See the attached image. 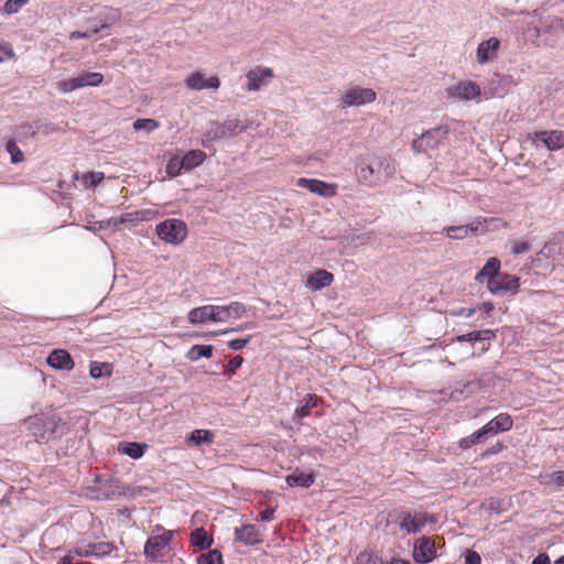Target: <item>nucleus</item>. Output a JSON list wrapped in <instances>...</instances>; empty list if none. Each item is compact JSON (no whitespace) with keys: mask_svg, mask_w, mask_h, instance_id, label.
I'll list each match as a JSON object with an SVG mask.
<instances>
[{"mask_svg":"<svg viewBox=\"0 0 564 564\" xmlns=\"http://www.w3.org/2000/svg\"><path fill=\"white\" fill-rule=\"evenodd\" d=\"M434 521V517L427 512L419 511L412 513L403 508H398L388 513L387 524L393 523L398 525L405 534H416L427 523H433Z\"/></svg>","mask_w":564,"mask_h":564,"instance_id":"f257e3e1","label":"nucleus"},{"mask_svg":"<svg viewBox=\"0 0 564 564\" xmlns=\"http://www.w3.org/2000/svg\"><path fill=\"white\" fill-rule=\"evenodd\" d=\"M158 531H162L161 534L150 536L143 549V554L147 560L151 563L158 562L159 558L165 555V552L173 540L175 531L165 530L161 524L155 527Z\"/></svg>","mask_w":564,"mask_h":564,"instance_id":"f03ea898","label":"nucleus"},{"mask_svg":"<svg viewBox=\"0 0 564 564\" xmlns=\"http://www.w3.org/2000/svg\"><path fill=\"white\" fill-rule=\"evenodd\" d=\"M158 237L166 243L180 245L187 237V226L181 219H166L155 228Z\"/></svg>","mask_w":564,"mask_h":564,"instance_id":"7ed1b4c3","label":"nucleus"},{"mask_svg":"<svg viewBox=\"0 0 564 564\" xmlns=\"http://www.w3.org/2000/svg\"><path fill=\"white\" fill-rule=\"evenodd\" d=\"M379 167H382L384 170V176H382L380 170H375L369 164H359V166L356 170L358 181L362 184L373 186L378 183H381L384 178L391 176L394 172L392 161L388 158L380 160Z\"/></svg>","mask_w":564,"mask_h":564,"instance_id":"20e7f679","label":"nucleus"},{"mask_svg":"<svg viewBox=\"0 0 564 564\" xmlns=\"http://www.w3.org/2000/svg\"><path fill=\"white\" fill-rule=\"evenodd\" d=\"M104 80V75L97 72H83L76 77L57 82V89L62 93H70L86 86L96 87Z\"/></svg>","mask_w":564,"mask_h":564,"instance_id":"39448f33","label":"nucleus"},{"mask_svg":"<svg viewBox=\"0 0 564 564\" xmlns=\"http://www.w3.org/2000/svg\"><path fill=\"white\" fill-rule=\"evenodd\" d=\"M447 128L436 127L422 133L419 138L412 141L411 148L417 153H424L429 150L438 148L447 135Z\"/></svg>","mask_w":564,"mask_h":564,"instance_id":"423d86ee","label":"nucleus"},{"mask_svg":"<svg viewBox=\"0 0 564 564\" xmlns=\"http://www.w3.org/2000/svg\"><path fill=\"white\" fill-rule=\"evenodd\" d=\"M377 94L371 88H364L360 86H354L345 91L340 98V106L346 107H359L367 104H371L376 100Z\"/></svg>","mask_w":564,"mask_h":564,"instance_id":"0eeeda50","label":"nucleus"},{"mask_svg":"<svg viewBox=\"0 0 564 564\" xmlns=\"http://www.w3.org/2000/svg\"><path fill=\"white\" fill-rule=\"evenodd\" d=\"M187 318L191 324H204L207 322H225L221 305H205L193 308L188 312Z\"/></svg>","mask_w":564,"mask_h":564,"instance_id":"6e6552de","label":"nucleus"},{"mask_svg":"<svg viewBox=\"0 0 564 564\" xmlns=\"http://www.w3.org/2000/svg\"><path fill=\"white\" fill-rule=\"evenodd\" d=\"M529 139L532 141L534 147H539L538 141H540L550 151H556L564 148L563 130L533 132L529 134Z\"/></svg>","mask_w":564,"mask_h":564,"instance_id":"1a4fd4ad","label":"nucleus"},{"mask_svg":"<svg viewBox=\"0 0 564 564\" xmlns=\"http://www.w3.org/2000/svg\"><path fill=\"white\" fill-rule=\"evenodd\" d=\"M274 77L273 70L269 67L256 66L246 74L247 90L258 91L269 85Z\"/></svg>","mask_w":564,"mask_h":564,"instance_id":"9d476101","label":"nucleus"},{"mask_svg":"<svg viewBox=\"0 0 564 564\" xmlns=\"http://www.w3.org/2000/svg\"><path fill=\"white\" fill-rule=\"evenodd\" d=\"M413 560L420 564L432 562L436 557V546L434 540L429 536H422L414 542Z\"/></svg>","mask_w":564,"mask_h":564,"instance_id":"9b49d317","label":"nucleus"},{"mask_svg":"<svg viewBox=\"0 0 564 564\" xmlns=\"http://www.w3.org/2000/svg\"><path fill=\"white\" fill-rule=\"evenodd\" d=\"M299 187L308 189L311 193L317 194L322 197L330 198L337 194V185L334 183H326L317 178L300 177L296 181Z\"/></svg>","mask_w":564,"mask_h":564,"instance_id":"f8f14e48","label":"nucleus"},{"mask_svg":"<svg viewBox=\"0 0 564 564\" xmlns=\"http://www.w3.org/2000/svg\"><path fill=\"white\" fill-rule=\"evenodd\" d=\"M541 257L551 259L555 263L564 261V234H557L551 241L546 242L538 253V260Z\"/></svg>","mask_w":564,"mask_h":564,"instance_id":"ddd939ff","label":"nucleus"},{"mask_svg":"<svg viewBox=\"0 0 564 564\" xmlns=\"http://www.w3.org/2000/svg\"><path fill=\"white\" fill-rule=\"evenodd\" d=\"M235 541L253 546L263 542L262 531L253 524H243L235 529Z\"/></svg>","mask_w":564,"mask_h":564,"instance_id":"4468645a","label":"nucleus"},{"mask_svg":"<svg viewBox=\"0 0 564 564\" xmlns=\"http://www.w3.org/2000/svg\"><path fill=\"white\" fill-rule=\"evenodd\" d=\"M520 286V280L518 276L499 272L495 282L490 283L488 291L498 295L505 292L516 293Z\"/></svg>","mask_w":564,"mask_h":564,"instance_id":"2eb2a0df","label":"nucleus"},{"mask_svg":"<svg viewBox=\"0 0 564 564\" xmlns=\"http://www.w3.org/2000/svg\"><path fill=\"white\" fill-rule=\"evenodd\" d=\"M499 47L500 41L497 37L482 41L476 51L477 62L482 65L494 61L498 56Z\"/></svg>","mask_w":564,"mask_h":564,"instance_id":"dca6fc26","label":"nucleus"},{"mask_svg":"<svg viewBox=\"0 0 564 564\" xmlns=\"http://www.w3.org/2000/svg\"><path fill=\"white\" fill-rule=\"evenodd\" d=\"M185 85L189 90L217 89L220 86V80L217 76L206 78L203 73L195 72L186 78Z\"/></svg>","mask_w":564,"mask_h":564,"instance_id":"f3484780","label":"nucleus"},{"mask_svg":"<svg viewBox=\"0 0 564 564\" xmlns=\"http://www.w3.org/2000/svg\"><path fill=\"white\" fill-rule=\"evenodd\" d=\"M513 427V419L509 413L502 412L491 419L484 425L488 436L497 435L501 432H508Z\"/></svg>","mask_w":564,"mask_h":564,"instance_id":"a211bd4d","label":"nucleus"},{"mask_svg":"<svg viewBox=\"0 0 564 564\" xmlns=\"http://www.w3.org/2000/svg\"><path fill=\"white\" fill-rule=\"evenodd\" d=\"M500 260L496 257H491L487 260L481 270L476 274L475 280L478 283H487V288H490V283L495 282L498 273L500 272Z\"/></svg>","mask_w":564,"mask_h":564,"instance_id":"6ab92c4d","label":"nucleus"},{"mask_svg":"<svg viewBox=\"0 0 564 564\" xmlns=\"http://www.w3.org/2000/svg\"><path fill=\"white\" fill-rule=\"evenodd\" d=\"M499 223H501L503 227L508 226L507 223H503L500 218L497 217H478L466 226L468 228L469 235L478 236L490 231V225H495V229L498 228L497 224Z\"/></svg>","mask_w":564,"mask_h":564,"instance_id":"aec40b11","label":"nucleus"},{"mask_svg":"<svg viewBox=\"0 0 564 564\" xmlns=\"http://www.w3.org/2000/svg\"><path fill=\"white\" fill-rule=\"evenodd\" d=\"M451 93L453 97L467 101L480 96V87L471 80L460 82L452 88Z\"/></svg>","mask_w":564,"mask_h":564,"instance_id":"412c9836","label":"nucleus"},{"mask_svg":"<svg viewBox=\"0 0 564 564\" xmlns=\"http://www.w3.org/2000/svg\"><path fill=\"white\" fill-rule=\"evenodd\" d=\"M47 364L55 369L72 370L75 366L69 352L65 349H55L47 357Z\"/></svg>","mask_w":564,"mask_h":564,"instance_id":"4be33fe9","label":"nucleus"},{"mask_svg":"<svg viewBox=\"0 0 564 564\" xmlns=\"http://www.w3.org/2000/svg\"><path fill=\"white\" fill-rule=\"evenodd\" d=\"M334 281V274L324 269H318L308 275L306 281V288L312 291L322 290L330 285Z\"/></svg>","mask_w":564,"mask_h":564,"instance_id":"5701e85b","label":"nucleus"},{"mask_svg":"<svg viewBox=\"0 0 564 564\" xmlns=\"http://www.w3.org/2000/svg\"><path fill=\"white\" fill-rule=\"evenodd\" d=\"M285 481L290 487L299 486L302 488H308L315 481V474L312 470L305 473L296 468L291 475L286 476Z\"/></svg>","mask_w":564,"mask_h":564,"instance_id":"b1692460","label":"nucleus"},{"mask_svg":"<svg viewBox=\"0 0 564 564\" xmlns=\"http://www.w3.org/2000/svg\"><path fill=\"white\" fill-rule=\"evenodd\" d=\"M318 397L316 394L308 393L301 401V405L297 406L294 411L295 419H304L311 414L312 409H314L318 403Z\"/></svg>","mask_w":564,"mask_h":564,"instance_id":"393cba45","label":"nucleus"},{"mask_svg":"<svg viewBox=\"0 0 564 564\" xmlns=\"http://www.w3.org/2000/svg\"><path fill=\"white\" fill-rule=\"evenodd\" d=\"M147 444L135 443V442H128V443H120L118 446V451L121 454L128 455L129 457L133 459L141 458L147 449Z\"/></svg>","mask_w":564,"mask_h":564,"instance_id":"a878e982","label":"nucleus"},{"mask_svg":"<svg viewBox=\"0 0 564 564\" xmlns=\"http://www.w3.org/2000/svg\"><path fill=\"white\" fill-rule=\"evenodd\" d=\"M74 178L80 181L85 188H95L105 180V173L90 171L82 174L80 176L76 173Z\"/></svg>","mask_w":564,"mask_h":564,"instance_id":"bb28decb","label":"nucleus"},{"mask_svg":"<svg viewBox=\"0 0 564 564\" xmlns=\"http://www.w3.org/2000/svg\"><path fill=\"white\" fill-rule=\"evenodd\" d=\"M149 214H151V210H137L131 213H124L120 215L118 218H113V226L118 227L126 223L137 224L139 221L147 220L149 218Z\"/></svg>","mask_w":564,"mask_h":564,"instance_id":"cd10ccee","label":"nucleus"},{"mask_svg":"<svg viewBox=\"0 0 564 564\" xmlns=\"http://www.w3.org/2000/svg\"><path fill=\"white\" fill-rule=\"evenodd\" d=\"M206 159V153L202 150H191L183 158V164L185 171H191L200 164Z\"/></svg>","mask_w":564,"mask_h":564,"instance_id":"c85d7f7f","label":"nucleus"},{"mask_svg":"<svg viewBox=\"0 0 564 564\" xmlns=\"http://www.w3.org/2000/svg\"><path fill=\"white\" fill-rule=\"evenodd\" d=\"M488 436L487 432L485 431L484 426L477 430L476 432L471 433L470 435L463 437L459 440L458 445L459 448L466 451L473 447L474 445H477L481 442H484Z\"/></svg>","mask_w":564,"mask_h":564,"instance_id":"c756f323","label":"nucleus"},{"mask_svg":"<svg viewBox=\"0 0 564 564\" xmlns=\"http://www.w3.org/2000/svg\"><path fill=\"white\" fill-rule=\"evenodd\" d=\"M496 337V334L494 330L491 329H484V330H475V332H470L468 334H464V335H459L457 336L456 340L457 341H470V343H476V341H481V340H490V339H494Z\"/></svg>","mask_w":564,"mask_h":564,"instance_id":"7c9ffc66","label":"nucleus"},{"mask_svg":"<svg viewBox=\"0 0 564 564\" xmlns=\"http://www.w3.org/2000/svg\"><path fill=\"white\" fill-rule=\"evenodd\" d=\"M221 311L225 317V322L229 318H240L247 313L245 304L240 302H231L229 305H221Z\"/></svg>","mask_w":564,"mask_h":564,"instance_id":"2f4dec72","label":"nucleus"},{"mask_svg":"<svg viewBox=\"0 0 564 564\" xmlns=\"http://www.w3.org/2000/svg\"><path fill=\"white\" fill-rule=\"evenodd\" d=\"M191 543L200 550H206L212 545L213 539H208L204 528H197L191 533Z\"/></svg>","mask_w":564,"mask_h":564,"instance_id":"473e14b6","label":"nucleus"},{"mask_svg":"<svg viewBox=\"0 0 564 564\" xmlns=\"http://www.w3.org/2000/svg\"><path fill=\"white\" fill-rule=\"evenodd\" d=\"M213 356V346L210 345H194L187 351L186 357L192 361H196L199 358H210Z\"/></svg>","mask_w":564,"mask_h":564,"instance_id":"72a5a7b5","label":"nucleus"},{"mask_svg":"<svg viewBox=\"0 0 564 564\" xmlns=\"http://www.w3.org/2000/svg\"><path fill=\"white\" fill-rule=\"evenodd\" d=\"M187 442L196 446L202 444H212L214 442V434L209 430H194L187 438Z\"/></svg>","mask_w":564,"mask_h":564,"instance_id":"f704fd0d","label":"nucleus"},{"mask_svg":"<svg viewBox=\"0 0 564 564\" xmlns=\"http://www.w3.org/2000/svg\"><path fill=\"white\" fill-rule=\"evenodd\" d=\"M117 550V546L113 542H97L93 545V557L101 558L109 556L113 551Z\"/></svg>","mask_w":564,"mask_h":564,"instance_id":"c9c22d12","label":"nucleus"},{"mask_svg":"<svg viewBox=\"0 0 564 564\" xmlns=\"http://www.w3.org/2000/svg\"><path fill=\"white\" fill-rule=\"evenodd\" d=\"M197 564H224L223 555L218 550H210L198 556Z\"/></svg>","mask_w":564,"mask_h":564,"instance_id":"e433bc0d","label":"nucleus"},{"mask_svg":"<svg viewBox=\"0 0 564 564\" xmlns=\"http://www.w3.org/2000/svg\"><path fill=\"white\" fill-rule=\"evenodd\" d=\"M243 129L245 127L240 124L238 119H228L224 122L223 128L217 135L221 138L226 137V131H228L230 134H237L242 132Z\"/></svg>","mask_w":564,"mask_h":564,"instance_id":"4c0bfd02","label":"nucleus"},{"mask_svg":"<svg viewBox=\"0 0 564 564\" xmlns=\"http://www.w3.org/2000/svg\"><path fill=\"white\" fill-rule=\"evenodd\" d=\"M93 545L94 543H76L75 546L72 550H69L66 554H72V556L74 557H93Z\"/></svg>","mask_w":564,"mask_h":564,"instance_id":"58836bf2","label":"nucleus"},{"mask_svg":"<svg viewBox=\"0 0 564 564\" xmlns=\"http://www.w3.org/2000/svg\"><path fill=\"white\" fill-rule=\"evenodd\" d=\"M6 150L10 153L11 162L13 164H18L24 161V154L17 145L15 140H8L6 143Z\"/></svg>","mask_w":564,"mask_h":564,"instance_id":"ea45409f","label":"nucleus"},{"mask_svg":"<svg viewBox=\"0 0 564 564\" xmlns=\"http://www.w3.org/2000/svg\"><path fill=\"white\" fill-rule=\"evenodd\" d=\"M444 232L451 239H464L469 236V231L466 225L445 227Z\"/></svg>","mask_w":564,"mask_h":564,"instance_id":"a19ab883","label":"nucleus"},{"mask_svg":"<svg viewBox=\"0 0 564 564\" xmlns=\"http://www.w3.org/2000/svg\"><path fill=\"white\" fill-rule=\"evenodd\" d=\"M182 170H184V164H183L182 159H180L178 156H173L169 160V162L166 164V173L170 176L175 177V176L180 175Z\"/></svg>","mask_w":564,"mask_h":564,"instance_id":"79ce46f5","label":"nucleus"},{"mask_svg":"<svg viewBox=\"0 0 564 564\" xmlns=\"http://www.w3.org/2000/svg\"><path fill=\"white\" fill-rule=\"evenodd\" d=\"M159 122L154 119H137L133 122V129L139 130H147V131H153L159 128Z\"/></svg>","mask_w":564,"mask_h":564,"instance_id":"37998d69","label":"nucleus"},{"mask_svg":"<svg viewBox=\"0 0 564 564\" xmlns=\"http://www.w3.org/2000/svg\"><path fill=\"white\" fill-rule=\"evenodd\" d=\"M531 250V245L527 240H514L511 243V252L513 254H522Z\"/></svg>","mask_w":564,"mask_h":564,"instance_id":"c03bdc74","label":"nucleus"},{"mask_svg":"<svg viewBox=\"0 0 564 564\" xmlns=\"http://www.w3.org/2000/svg\"><path fill=\"white\" fill-rule=\"evenodd\" d=\"M242 362H243V358L240 355L235 356L225 366V372L228 375L235 373L236 370L241 367Z\"/></svg>","mask_w":564,"mask_h":564,"instance_id":"a18cd8bd","label":"nucleus"},{"mask_svg":"<svg viewBox=\"0 0 564 564\" xmlns=\"http://www.w3.org/2000/svg\"><path fill=\"white\" fill-rule=\"evenodd\" d=\"M15 53L11 46V44H0V63L8 61V59H14Z\"/></svg>","mask_w":564,"mask_h":564,"instance_id":"49530a36","label":"nucleus"},{"mask_svg":"<svg viewBox=\"0 0 564 564\" xmlns=\"http://www.w3.org/2000/svg\"><path fill=\"white\" fill-rule=\"evenodd\" d=\"M108 368V364L91 362L89 373L93 378H100L104 375V370Z\"/></svg>","mask_w":564,"mask_h":564,"instance_id":"de8ad7c7","label":"nucleus"},{"mask_svg":"<svg viewBox=\"0 0 564 564\" xmlns=\"http://www.w3.org/2000/svg\"><path fill=\"white\" fill-rule=\"evenodd\" d=\"M464 564H481V557L478 552L474 550H466Z\"/></svg>","mask_w":564,"mask_h":564,"instance_id":"09e8293b","label":"nucleus"},{"mask_svg":"<svg viewBox=\"0 0 564 564\" xmlns=\"http://www.w3.org/2000/svg\"><path fill=\"white\" fill-rule=\"evenodd\" d=\"M505 448V445L502 442H497L490 447H488L486 451L482 452L481 457H489L496 454H499Z\"/></svg>","mask_w":564,"mask_h":564,"instance_id":"8fccbe9b","label":"nucleus"},{"mask_svg":"<svg viewBox=\"0 0 564 564\" xmlns=\"http://www.w3.org/2000/svg\"><path fill=\"white\" fill-rule=\"evenodd\" d=\"M251 336H248L247 338H236L228 343L229 348L232 350H239L242 349L249 341Z\"/></svg>","mask_w":564,"mask_h":564,"instance_id":"3c124183","label":"nucleus"},{"mask_svg":"<svg viewBox=\"0 0 564 564\" xmlns=\"http://www.w3.org/2000/svg\"><path fill=\"white\" fill-rule=\"evenodd\" d=\"M476 312V308L473 307H459L457 310H453L451 312L452 316H464V317H471Z\"/></svg>","mask_w":564,"mask_h":564,"instance_id":"603ef678","label":"nucleus"},{"mask_svg":"<svg viewBox=\"0 0 564 564\" xmlns=\"http://www.w3.org/2000/svg\"><path fill=\"white\" fill-rule=\"evenodd\" d=\"M550 482H554L557 487H564V471L557 470L549 475Z\"/></svg>","mask_w":564,"mask_h":564,"instance_id":"864d4df0","label":"nucleus"},{"mask_svg":"<svg viewBox=\"0 0 564 564\" xmlns=\"http://www.w3.org/2000/svg\"><path fill=\"white\" fill-rule=\"evenodd\" d=\"M24 2H4L2 10L7 14H12L19 11Z\"/></svg>","mask_w":564,"mask_h":564,"instance_id":"5fc2aeb1","label":"nucleus"},{"mask_svg":"<svg viewBox=\"0 0 564 564\" xmlns=\"http://www.w3.org/2000/svg\"><path fill=\"white\" fill-rule=\"evenodd\" d=\"M274 509L273 508H267L262 512H260V520L263 522H269L273 519Z\"/></svg>","mask_w":564,"mask_h":564,"instance_id":"6e6d98bb","label":"nucleus"},{"mask_svg":"<svg viewBox=\"0 0 564 564\" xmlns=\"http://www.w3.org/2000/svg\"><path fill=\"white\" fill-rule=\"evenodd\" d=\"M532 564H551L550 557L545 554H539L533 561Z\"/></svg>","mask_w":564,"mask_h":564,"instance_id":"4d7b16f0","label":"nucleus"},{"mask_svg":"<svg viewBox=\"0 0 564 564\" xmlns=\"http://www.w3.org/2000/svg\"><path fill=\"white\" fill-rule=\"evenodd\" d=\"M74 556L72 554H65L57 564H87L85 562H75L73 563Z\"/></svg>","mask_w":564,"mask_h":564,"instance_id":"13d9d810","label":"nucleus"},{"mask_svg":"<svg viewBox=\"0 0 564 564\" xmlns=\"http://www.w3.org/2000/svg\"><path fill=\"white\" fill-rule=\"evenodd\" d=\"M495 306L491 302H484L480 305V310L485 311L487 314L491 313L494 311Z\"/></svg>","mask_w":564,"mask_h":564,"instance_id":"bf43d9fd","label":"nucleus"},{"mask_svg":"<svg viewBox=\"0 0 564 564\" xmlns=\"http://www.w3.org/2000/svg\"><path fill=\"white\" fill-rule=\"evenodd\" d=\"M87 36H88L87 33L74 31V32L70 33L69 39L70 40H76V39H83V37H87Z\"/></svg>","mask_w":564,"mask_h":564,"instance_id":"052dcab7","label":"nucleus"},{"mask_svg":"<svg viewBox=\"0 0 564 564\" xmlns=\"http://www.w3.org/2000/svg\"><path fill=\"white\" fill-rule=\"evenodd\" d=\"M387 564H410L409 561L406 560H403V558H392L391 561H389Z\"/></svg>","mask_w":564,"mask_h":564,"instance_id":"680f3d73","label":"nucleus"},{"mask_svg":"<svg viewBox=\"0 0 564 564\" xmlns=\"http://www.w3.org/2000/svg\"><path fill=\"white\" fill-rule=\"evenodd\" d=\"M253 326L252 323H247V324H243V325H240L238 328H236L235 330H242V329H247V328H251Z\"/></svg>","mask_w":564,"mask_h":564,"instance_id":"e2e57ef3","label":"nucleus"},{"mask_svg":"<svg viewBox=\"0 0 564 564\" xmlns=\"http://www.w3.org/2000/svg\"><path fill=\"white\" fill-rule=\"evenodd\" d=\"M118 19H119V13L117 11H113L112 14H111V22L110 23L115 22Z\"/></svg>","mask_w":564,"mask_h":564,"instance_id":"0e129e2a","label":"nucleus"},{"mask_svg":"<svg viewBox=\"0 0 564 564\" xmlns=\"http://www.w3.org/2000/svg\"><path fill=\"white\" fill-rule=\"evenodd\" d=\"M554 564H564V556H561Z\"/></svg>","mask_w":564,"mask_h":564,"instance_id":"69168bd1","label":"nucleus"},{"mask_svg":"<svg viewBox=\"0 0 564 564\" xmlns=\"http://www.w3.org/2000/svg\"><path fill=\"white\" fill-rule=\"evenodd\" d=\"M228 330H221V332H218L217 334H226Z\"/></svg>","mask_w":564,"mask_h":564,"instance_id":"338daca9","label":"nucleus"}]
</instances>
